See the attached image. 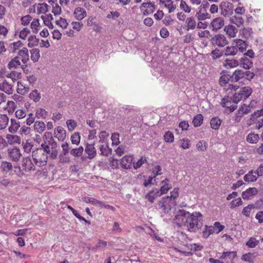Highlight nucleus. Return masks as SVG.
I'll return each instance as SVG.
<instances>
[{
  "instance_id": "nucleus-41",
  "label": "nucleus",
  "mask_w": 263,
  "mask_h": 263,
  "mask_svg": "<svg viewBox=\"0 0 263 263\" xmlns=\"http://www.w3.org/2000/svg\"><path fill=\"white\" fill-rule=\"evenodd\" d=\"M24 47L23 44L21 41L14 42L10 45V49L13 53L18 52L20 50Z\"/></svg>"
},
{
  "instance_id": "nucleus-21",
  "label": "nucleus",
  "mask_w": 263,
  "mask_h": 263,
  "mask_svg": "<svg viewBox=\"0 0 263 263\" xmlns=\"http://www.w3.org/2000/svg\"><path fill=\"white\" fill-rule=\"evenodd\" d=\"M223 54L226 57H234L238 54V51L237 50V48L235 45L233 44V42H232V44L230 46H228L226 48H224L223 50Z\"/></svg>"
},
{
  "instance_id": "nucleus-27",
  "label": "nucleus",
  "mask_w": 263,
  "mask_h": 263,
  "mask_svg": "<svg viewBox=\"0 0 263 263\" xmlns=\"http://www.w3.org/2000/svg\"><path fill=\"white\" fill-rule=\"evenodd\" d=\"M17 54L18 57L21 59L22 62L24 64H26L29 60L28 50L26 47H23L18 51Z\"/></svg>"
},
{
  "instance_id": "nucleus-26",
  "label": "nucleus",
  "mask_w": 263,
  "mask_h": 263,
  "mask_svg": "<svg viewBox=\"0 0 263 263\" xmlns=\"http://www.w3.org/2000/svg\"><path fill=\"white\" fill-rule=\"evenodd\" d=\"M161 195L157 189H153L149 191L145 196V199L151 203H153L156 198L161 196Z\"/></svg>"
},
{
  "instance_id": "nucleus-17",
  "label": "nucleus",
  "mask_w": 263,
  "mask_h": 263,
  "mask_svg": "<svg viewBox=\"0 0 263 263\" xmlns=\"http://www.w3.org/2000/svg\"><path fill=\"white\" fill-rule=\"evenodd\" d=\"M258 190L256 187H249L242 193V198L245 200L251 199L257 195Z\"/></svg>"
},
{
  "instance_id": "nucleus-7",
  "label": "nucleus",
  "mask_w": 263,
  "mask_h": 263,
  "mask_svg": "<svg viewBox=\"0 0 263 263\" xmlns=\"http://www.w3.org/2000/svg\"><path fill=\"white\" fill-rule=\"evenodd\" d=\"M189 214V212L185 210H180L178 211L173 219L174 223L178 227H185Z\"/></svg>"
},
{
  "instance_id": "nucleus-48",
  "label": "nucleus",
  "mask_w": 263,
  "mask_h": 263,
  "mask_svg": "<svg viewBox=\"0 0 263 263\" xmlns=\"http://www.w3.org/2000/svg\"><path fill=\"white\" fill-rule=\"evenodd\" d=\"M9 118L6 115L0 114V129H5L8 125Z\"/></svg>"
},
{
  "instance_id": "nucleus-31",
  "label": "nucleus",
  "mask_w": 263,
  "mask_h": 263,
  "mask_svg": "<svg viewBox=\"0 0 263 263\" xmlns=\"http://www.w3.org/2000/svg\"><path fill=\"white\" fill-rule=\"evenodd\" d=\"M196 22L193 17H189L186 19L185 29L186 30H193L196 28Z\"/></svg>"
},
{
  "instance_id": "nucleus-10",
  "label": "nucleus",
  "mask_w": 263,
  "mask_h": 263,
  "mask_svg": "<svg viewBox=\"0 0 263 263\" xmlns=\"http://www.w3.org/2000/svg\"><path fill=\"white\" fill-rule=\"evenodd\" d=\"M224 25V22L223 18L220 17H216L213 19L210 25V28L212 31H217L221 29Z\"/></svg>"
},
{
  "instance_id": "nucleus-12",
  "label": "nucleus",
  "mask_w": 263,
  "mask_h": 263,
  "mask_svg": "<svg viewBox=\"0 0 263 263\" xmlns=\"http://www.w3.org/2000/svg\"><path fill=\"white\" fill-rule=\"evenodd\" d=\"M233 44L236 47L237 51L241 53H243L246 51L248 46L246 41L240 39H234L233 41Z\"/></svg>"
},
{
  "instance_id": "nucleus-53",
  "label": "nucleus",
  "mask_w": 263,
  "mask_h": 263,
  "mask_svg": "<svg viewBox=\"0 0 263 263\" xmlns=\"http://www.w3.org/2000/svg\"><path fill=\"white\" fill-rule=\"evenodd\" d=\"M255 208L254 204H249L247 206H245L242 210V214L246 217H249L252 209Z\"/></svg>"
},
{
  "instance_id": "nucleus-29",
  "label": "nucleus",
  "mask_w": 263,
  "mask_h": 263,
  "mask_svg": "<svg viewBox=\"0 0 263 263\" xmlns=\"http://www.w3.org/2000/svg\"><path fill=\"white\" fill-rule=\"evenodd\" d=\"M230 22L236 25L237 27H240L244 24V20L241 16L237 14L232 15L230 18Z\"/></svg>"
},
{
  "instance_id": "nucleus-58",
  "label": "nucleus",
  "mask_w": 263,
  "mask_h": 263,
  "mask_svg": "<svg viewBox=\"0 0 263 263\" xmlns=\"http://www.w3.org/2000/svg\"><path fill=\"white\" fill-rule=\"evenodd\" d=\"M83 200L84 202L86 203H90L95 205H99L100 206L101 204L102 203V201L98 200L95 198L88 197H84L83 198Z\"/></svg>"
},
{
  "instance_id": "nucleus-44",
  "label": "nucleus",
  "mask_w": 263,
  "mask_h": 263,
  "mask_svg": "<svg viewBox=\"0 0 263 263\" xmlns=\"http://www.w3.org/2000/svg\"><path fill=\"white\" fill-rule=\"evenodd\" d=\"M259 139V135L257 134L250 133L247 137V141L250 143H256Z\"/></svg>"
},
{
  "instance_id": "nucleus-60",
  "label": "nucleus",
  "mask_w": 263,
  "mask_h": 263,
  "mask_svg": "<svg viewBox=\"0 0 263 263\" xmlns=\"http://www.w3.org/2000/svg\"><path fill=\"white\" fill-rule=\"evenodd\" d=\"M223 54V50L220 51L219 49L217 48L212 50L211 53V56L213 60H216L220 58Z\"/></svg>"
},
{
  "instance_id": "nucleus-49",
  "label": "nucleus",
  "mask_w": 263,
  "mask_h": 263,
  "mask_svg": "<svg viewBox=\"0 0 263 263\" xmlns=\"http://www.w3.org/2000/svg\"><path fill=\"white\" fill-rule=\"evenodd\" d=\"M31 59L33 62H36L40 58V50L37 48H33L30 50Z\"/></svg>"
},
{
  "instance_id": "nucleus-18",
  "label": "nucleus",
  "mask_w": 263,
  "mask_h": 263,
  "mask_svg": "<svg viewBox=\"0 0 263 263\" xmlns=\"http://www.w3.org/2000/svg\"><path fill=\"white\" fill-rule=\"evenodd\" d=\"M160 189L158 190L159 192L162 195L166 194L172 188V185L170 183V180L167 178L160 182Z\"/></svg>"
},
{
  "instance_id": "nucleus-45",
  "label": "nucleus",
  "mask_w": 263,
  "mask_h": 263,
  "mask_svg": "<svg viewBox=\"0 0 263 263\" xmlns=\"http://www.w3.org/2000/svg\"><path fill=\"white\" fill-rule=\"evenodd\" d=\"M214 232V230L212 226L205 225L202 230V237L204 238H208Z\"/></svg>"
},
{
  "instance_id": "nucleus-4",
  "label": "nucleus",
  "mask_w": 263,
  "mask_h": 263,
  "mask_svg": "<svg viewBox=\"0 0 263 263\" xmlns=\"http://www.w3.org/2000/svg\"><path fill=\"white\" fill-rule=\"evenodd\" d=\"M233 81V77L228 73H223L220 76L219 83L226 90L230 89L232 91H236L238 86L232 85L231 83H232Z\"/></svg>"
},
{
  "instance_id": "nucleus-16",
  "label": "nucleus",
  "mask_w": 263,
  "mask_h": 263,
  "mask_svg": "<svg viewBox=\"0 0 263 263\" xmlns=\"http://www.w3.org/2000/svg\"><path fill=\"white\" fill-rule=\"evenodd\" d=\"M73 15L76 20L81 21L86 17L87 12L84 8L77 7L74 9Z\"/></svg>"
},
{
  "instance_id": "nucleus-37",
  "label": "nucleus",
  "mask_w": 263,
  "mask_h": 263,
  "mask_svg": "<svg viewBox=\"0 0 263 263\" xmlns=\"http://www.w3.org/2000/svg\"><path fill=\"white\" fill-rule=\"evenodd\" d=\"M99 149L101 155L104 156H107L111 152V149L109 148L108 143H101Z\"/></svg>"
},
{
  "instance_id": "nucleus-38",
  "label": "nucleus",
  "mask_w": 263,
  "mask_h": 263,
  "mask_svg": "<svg viewBox=\"0 0 263 263\" xmlns=\"http://www.w3.org/2000/svg\"><path fill=\"white\" fill-rule=\"evenodd\" d=\"M49 5L45 3H39L36 6V13L38 15L45 14L48 11Z\"/></svg>"
},
{
  "instance_id": "nucleus-34",
  "label": "nucleus",
  "mask_w": 263,
  "mask_h": 263,
  "mask_svg": "<svg viewBox=\"0 0 263 263\" xmlns=\"http://www.w3.org/2000/svg\"><path fill=\"white\" fill-rule=\"evenodd\" d=\"M11 124L8 128L9 132L12 134L16 133L20 127V123L15 119H11Z\"/></svg>"
},
{
  "instance_id": "nucleus-3",
  "label": "nucleus",
  "mask_w": 263,
  "mask_h": 263,
  "mask_svg": "<svg viewBox=\"0 0 263 263\" xmlns=\"http://www.w3.org/2000/svg\"><path fill=\"white\" fill-rule=\"evenodd\" d=\"M237 102L235 101V98L229 96H225L220 102L221 105L225 108L224 111L227 113L233 112L237 107Z\"/></svg>"
},
{
  "instance_id": "nucleus-33",
  "label": "nucleus",
  "mask_w": 263,
  "mask_h": 263,
  "mask_svg": "<svg viewBox=\"0 0 263 263\" xmlns=\"http://www.w3.org/2000/svg\"><path fill=\"white\" fill-rule=\"evenodd\" d=\"M0 90L7 94H11L13 91L12 85L9 84L6 81H4L0 84Z\"/></svg>"
},
{
  "instance_id": "nucleus-56",
  "label": "nucleus",
  "mask_w": 263,
  "mask_h": 263,
  "mask_svg": "<svg viewBox=\"0 0 263 263\" xmlns=\"http://www.w3.org/2000/svg\"><path fill=\"white\" fill-rule=\"evenodd\" d=\"M28 46L29 47H33L38 44L39 40L34 35H30L28 38Z\"/></svg>"
},
{
  "instance_id": "nucleus-46",
  "label": "nucleus",
  "mask_w": 263,
  "mask_h": 263,
  "mask_svg": "<svg viewBox=\"0 0 263 263\" xmlns=\"http://www.w3.org/2000/svg\"><path fill=\"white\" fill-rule=\"evenodd\" d=\"M203 117L202 114H199L196 115L193 120V124L196 127H199L203 123Z\"/></svg>"
},
{
  "instance_id": "nucleus-50",
  "label": "nucleus",
  "mask_w": 263,
  "mask_h": 263,
  "mask_svg": "<svg viewBox=\"0 0 263 263\" xmlns=\"http://www.w3.org/2000/svg\"><path fill=\"white\" fill-rule=\"evenodd\" d=\"M147 163V158L145 156H142L137 161L133 162V167L135 169L140 168L143 164Z\"/></svg>"
},
{
  "instance_id": "nucleus-52",
  "label": "nucleus",
  "mask_w": 263,
  "mask_h": 263,
  "mask_svg": "<svg viewBox=\"0 0 263 263\" xmlns=\"http://www.w3.org/2000/svg\"><path fill=\"white\" fill-rule=\"evenodd\" d=\"M35 116L38 119H45L48 116V112L44 108H39L36 110Z\"/></svg>"
},
{
  "instance_id": "nucleus-20",
  "label": "nucleus",
  "mask_w": 263,
  "mask_h": 263,
  "mask_svg": "<svg viewBox=\"0 0 263 263\" xmlns=\"http://www.w3.org/2000/svg\"><path fill=\"white\" fill-rule=\"evenodd\" d=\"M133 160L134 158L132 155L125 156L121 159V166L125 169L131 168L132 166L133 165Z\"/></svg>"
},
{
  "instance_id": "nucleus-43",
  "label": "nucleus",
  "mask_w": 263,
  "mask_h": 263,
  "mask_svg": "<svg viewBox=\"0 0 263 263\" xmlns=\"http://www.w3.org/2000/svg\"><path fill=\"white\" fill-rule=\"evenodd\" d=\"M34 130L41 134L45 129V124L43 121H37L34 124Z\"/></svg>"
},
{
  "instance_id": "nucleus-42",
  "label": "nucleus",
  "mask_w": 263,
  "mask_h": 263,
  "mask_svg": "<svg viewBox=\"0 0 263 263\" xmlns=\"http://www.w3.org/2000/svg\"><path fill=\"white\" fill-rule=\"evenodd\" d=\"M221 124V120L218 117H213L210 121L211 127L212 129H218Z\"/></svg>"
},
{
  "instance_id": "nucleus-59",
  "label": "nucleus",
  "mask_w": 263,
  "mask_h": 263,
  "mask_svg": "<svg viewBox=\"0 0 263 263\" xmlns=\"http://www.w3.org/2000/svg\"><path fill=\"white\" fill-rule=\"evenodd\" d=\"M108 135H109L108 134L106 131L101 132L99 135V142L100 144L108 143L107 138L108 137Z\"/></svg>"
},
{
  "instance_id": "nucleus-30",
  "label": "nucleus",
  "mask_w": 263,
  "mask_h": 263,
  "mask_svg": "<svg viewBox=\"0 0 263 263\" xmlns=\"http://www.w3.org/2000/svg\"><path fill=\"white\" fill-rule=\"evenodd\" d=\"M30 34V30L27 27L24 28L21 30H17L15 32V35H18L19 38L23 40H26Z\"/></svg>"
},
{
  "instance_id": "nucleus-8",
  "label": "nucleus",
  "mask_w": 263,
  "mask_h": 263,
  "mask_svg": "<svg viewBox=\"0 0 263 263\" xmlns=\"http://www.w3.org/2000/svg\"><path fill=\"white\" fill-rule=\"evenodd\" d=\"M211 43L214 46L223 47L228 44L229 41L227 37L222 34H217L211 39Z\"/></svg>"
},
{
  "instance_id": "nucleus-19",
  "label": "nucleus",
  "mask_w": 263,
  "mask_h": 263,
  "mask_svg": "<svg viewBox=\"0 0 263 263\" xmlns=\"http://www.w3.org/2000/svg\"><path fill=\"white\" fill-rule=\"evenodd\" d=\"M85 152L87 154V158L92 159L97 155V151L95 147V143H87L85 148Z\"/></svg>"
},
{
  "instance_id": "nucleus-6",
  "label": "nucleus",
  "mask_w": 263,
  "mask_h": 263,
  "mask_svg": "<svg viewBox=\"0 0 263 263\" xmlns=\"http://www.w3.org/2000/svg\"><path fill=\"white\" fill-rule=\"evenodd\" d=\"M158 208L164 213H168L172 206L176 205V201L171 197H163L158 202Z\"/></svg>"
},
{
  "instance_id": "nucleus-5",
  "label": "nucleus",
  "mask_w": 263,
  "mask_h": 263,
  "mask_svg": "<svg viewBox=\"0 0 263 263\" xmlns=\"http://www.w3.org/2000/svg\"><path fill=\"white\" fill-rule=\"evenodd\" d=\"M233 95V98H235V101L237 103L241 100H244L249 98L252 94V89L248 86H245L242 88H239L235 91Z\"/></svg>"
},
{
  "instance_id": "nucleus-62",
  "label": "nucleus",
  "mask_w": 263,
  "mask_h": 263,
  "mask_svg": "<svg viewBox=\"0 0 263 263\" xmlns=\"http://www.w3.org/2000/svg\"><path fill=\"white\" fill-rule=\"evenodd\" d=\"M55 23L58 26L60 27L62 29L67 28L68 25V23L66 20L62 17H60L58 20H57Z\"/></svg>"
},
{
  "instance_id": "nucleus-40",
  "label": "nucleus",
  "mask_w": 263,
  "mask_h": 263,
  "mask_svg": "<svg viewBox=\"0 0 263 263\" xmlns=\"http://www.w3.org/2000/svg\"><path fill=\"white\" fill-rule=\"evenodd\" d=\"M41 27L40 20L38 18H34L30 24V28L33 33H36Z\"/></svg>"
},
{
  "instance_id": "nucleus-14",
  "label": "nucleus",
  "mask_w": 263,
  "mask_h": 263,
  "mask_svg": "<svg viewBox=\"0 0 263 263\" xmlns=\"http://www.w3.org/2000/svg\"><path fill=\"white\" fill-rule=\"evenodd\" d=\"M43 138L44 143L41 144L42 147L44 148L47 152H50L49 150V142L53 140L52 133L48 132H45Z\"/></svg>"
},
{
  "instance_id": "nucleus-61",
  "label": "nucleus",
  "mask_w": 263,
  "mask_h": 263,
  "mask_svg": "<svg viewBox=\"0 0 263 263\" xmlns=\"http://www.w3.org/2000/svg\"><path fill=\"white\" fill-rule=\"evenodd\" d=\"M32 21V17L28 14L21 17V24L24 26H28L30 23L31 24Z\"/></svg>"
},
{
  "instance_id": "nucleus-54",
  "label": "nucleus",
  "mask_w": 263,
  "mask_h": 263,
  "mask_svg": "<svg viewBox=\"0 0 263 263\" xmlns=\"http://www.w3.org/2000/svg\"><path fill=\"white\" fill-rule=\"evenodd\" d=\"M245 77V72L241 69L236 70L233 73V77L236 82L244 78Z\"/></svg>"
},
{
  "instance_id": "nucleus-24",
  "label": "nucleus",
  "mask_w": 263,
  "mask_h": 263,
  "mask_svg": "<svg viewBox=\"0 0 263 263\" xmlns=\"http://www.w3.org/2000/svg\"><path fill=\"white\" fill-rule=\"evenodd\" d=\"M259 175L256 173V171H254L252 170L250 171L245 176L243 177V179L246 182H253L256 181Z\"/></svg>"
},
{
  "instance_id": "nucleus-47",
  "label": "nucleus",
  "mask_w": 263,
  "mask_h": 263,
  "mask_svg": "<svg viewBox=\"0 0 263 263\" xmlns=\"http://www.w3.org/2000/svg\"><path fill=\"white\" fill-rule=\"evenodd\" d=\"M254 102V101H251L249 105L243 104L241 105L238 109L241 110V112L244 115L249 114L251 111V107Z\"/></svg>"
},
{
  "instance_id": "nucleus-25",
  "label": "nucleus",
  "mask_w": 263,
  "mask_h": 263,
  "mask_svg": "<svg viewBox=\"0 0 263 263\" xmlns=\"http://www.w3.org/2000/svg\"><path fill=\"white\" fill-rule=\"evenodd\" d=\"M239 65L245 69H250L253 67V63L251 60L243 56L239 60Z\"/></svg>"
},
{
  "instance_id": "nucleus-55",
  "label": "nucleus",
  "mask_w": 263,
  "mask_h": 263,
  "mask_svg": "<svg viewBox=\"0 0 263 263\" xmlns=\"http://www.w3.org/2000/svg\"><path fill=\"white\" fill-rule=\"evenodd\" d=\"M52 7L51 12L55 16H59L62 13V8L58 4H53L50 5Z\"/></svg>"
},
{
  "instance_id": "nucleus-51",
  "label": "nucleus",
  "mask_w": 263,
  "mask_h": 263,
  "mask_svg": "<svg viewBox=\"0 0 263 263\" xmlns=\"http://www.w3.org/2000/svg\"><path fill=\"white\" fill-rule=\"evenodd\" d=\"M83 151L84 148L83 146H80L78 148L71 149L70 151V154L75 157H79L82 155Z\"/></svg>"
},
{
  "instance_id": "nucleus-57",
  "label": "nucleus",
  "mask_w": 263,
  "mask_h": 263,
  "mask_svg": "<svg viewBox=\"0 0 263 263\" xmlns=\"http://www.w3.org/2000/svg\"><path fill=\"white\" fill-rule=\"evenodd\" d=\"M16 105L15 102L13 101H8L7 103V106L5 107V110L8 111L9 114H12L15 108Z\"/></svg>"
},
{
  "instance_id": "nucleus-13",
  "label": "nucleus",
  "mask_w": 263,
  "mask_h": 263,
  "mask_svg": "<svg viewBox=\"0 0 263 263\" xmlns=\"http://www.w3.org/2000/svg\"><path fill=\"white\" fill-rule=\"evenodd\" d=\"M8 156L13 161H17L22 156L20 150L16 147L8 149Z\"/></svg>"
},
{
  "instance_id": "nucleus-39",
  "label": "nucleus",
  "mask_w": 263,
  "mask_h": 263,
  "mask_svg": "<svg viewBox=\"0 0 263 263\" xmlns=\"http://www.w3.org/2000/svg\"><path fill=\"white\" fill-rule=\"evenodd\" d=\"M29 87L25 85L22 82H17V92L21 95H25L29 91Z\"/></svg>"
},
{
  "instance_id": "nucleus-2",
  "label": "nucleus",
  "mask_w": 263,
  "mask_h": 263,
  "mask_svg": "<svg viewBox=\"0 0 263 263\" xmlns=\"http://www.w3.org/2000/svg\"><path fill=\"white\" fill-rule=\"evenodd\" d=\"M50 152H47L43 147L37 148L32 152V158L35 164L39 166H43L46 165L47 161V154Z\"/></svg>"
},
{
  "instance_id": "nucleus-15",
  "label": "nucleus",
  "mask_w": 263,
  "mask_h": 263,
  "mask_svg": "<svg viewBox=\"0 0 263 263\" xmlns=\"http://www.w3.org/2000/svg\"><path fill=\"white\" fill-rule=\"evenodd\" d=\"M223 30L229 38L235 37L238 31V29L231 24L225 26Z\"/></svg>"
},
{
  "instance_id": "nucleus-35",
  "label": "nucleus",
  "mask_w": 263,
  "mask_h": 263,
  "mask_svg": "<svg viewBox=\"0 0 263 263\" xmlns=\"http://www.w3.org/2000/svg\"><path fill=\"white\" fill-rule=\"evenodd\" d=\"M6 139L8 143L10 144H20L21 143V138L17 135L7 134Z\"/></svg>"
},
{
  "instance_id": "nucleus-63",
  "label": "nucleus",
  "mask_w": 263,
  "mask_h": 263,
  "mask_svg": "<svg viewBox=\"0 0 263 263\" xmlns=\"http://www.w3.org/2000/svg\"><path fill=\"white\" fill-rule=\"evenodd\" d=\"M9 68H16L21 65L20 61V58L18 57H15L12 59L8 64Z\"/></svg>"
},
{
  "instance_id": "nucleus-23",
  "label": "nucleus",
  "mask_w": 263,
  "mask_h": 263,
  "mask_svg": "<svg viewBox=\"0 0 263 263\" xmlns=\"http://www.w3.org/2000/svg\"><path fill=\"white\" fill-rule=\"evenodd\" d=\"M22 167L23 169L26 172L34 170L35 169L33 163L31 161L30 158L29 157H25L23 159Z\"/></svg>"
},
{
  "instance_id": "nucleus-32",
  "label": "nucleus",
  "mask_w": 263,
  "mask_h": 263,
  "mask_svg": "<svg viewBox=\"0 0 263 263\" xmlns=\"http://www.w3.org/2000/svg\"><path fill=\"white\" fill-rule=\"evenodd\" d=\"M41 18L43 20L44 24L49 28L52 29L53 25L51 21L53 20V16L51 14L49 13L45 15H42Z\"/></svg>"
},
{
  "instance_id": "nucleus-1",
  "label": "nucleus",
  "mask_w": 263,
  "mask_h": 263,
  "mask_svg": "<svg viewBox=\"0 0 263 263\" xmlns=\"http://www.w3.org/2000/svg\"><path fill=\"white\" fill-rule=\"evenodd\" d=\"M202 215L199 212H195L189 214L185 227L187 230L191 232H195L199 227V219Z\"/></svg>"
},
{
  "instance_id": "nucleus-36",
  "label": "nucleus",
  "mask_w": 263,
  "mask_h": 263,
  "mask_svg": "<svg viewBox=\"0 0 263 263\" xmlns=\"http://www.w3.org/2000/svg\"><path fill=\"white\" fill-rule=\"evenodd\" d=\"M231 4L228 2H223L220 5L221 8V13L222 15L226 16L228 15L231 12V9L230 7Z\"/></svg>"
},
{
  "instance_id": "nucleus-28",
  "label": "nucleus",
  "mask_w": 263,
  "mask_h": 263,
  "mask_svg": "<svg viewBox=\"0 0 263 263\" xmlns=\"http://www.w3.org/2000/svg\"><path fill=\"white\" fill-rule=\"evenodd\" d=\"M239 65V61L236 59H226L223 63V66L226 68H233L237 67Z\"/></svg>"
},
{
  "instance_id": "nucleus-22",
  "label": "nucleus",
  "mask_w": 263,
  "mask_h": 263,
  "mask_svg": "<svg viewBox=\"0 0 263 263\" xmlns=\"http://www.w3.org/2000/svg\"><path fill=\"white\" fill-rule=\"evenodd\" d=\"M54 136L59 141H63L66 136V130L61 126H58L54 129Z\"/></svg>"
},
{
  "instance_id": "nucleus-9",
  "label": "nucleus",
  "mask_w": 263,
  "mask_h": 263,
  "mask_svg": "<svg viewBox=\"0 0 263 263\" xmlns=\"http://www.w3.org/2000/svg\"><path fill=\"white\" fill-rule=\"evenodd\" d=\"M140 9L143 15H148L154 12L155 10V6L154 4L152 3H143Z\"/></svg>"
},
{
  "instance_id": "nucleus-64",
  "label": "nucleus",
  "mask_w": 263,
  "mask_h": 263,
  "mask_svg": "<svg viewBox=\"0 0 263 263\" xmlns=\"http://www.w3.org/2000/svg\"><path fill=\"white\" fill-rule=\"evenodd\" d=\"M174 136L172 132H166L164 135V140L166 142L172 143L174 141Z\"/></svg>"
},
{
  "instance_id": "nucleus-11",
  "label": "nucleus",
  "mask_w": 263,
  "mask_h": 263,
  "mask_svg": "<svg viewBox=\"0 0 263 263\" xmlns=\"http://www.w3.org/2000/svg\"><path fill=\"white\" fill-rule=\"evenodd\" d=\"M160 6L165 8L168 13L173 12L176 9V5L174 4L172 0H158Z\"/></svg>"
}]
</instances>
